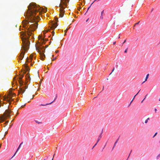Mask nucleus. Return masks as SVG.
I'll list each match as a JSON object with an SVG mask.
<instances>
[{"label": "nucleus", "mask_w": 160, "mask_h": 160, "mask_svg": "<svg viewBox=\"0 0 160 160\" xmlns=\"http://www.w3.org/2000/svg\"><path fill=\"white\" fill-rule=\"evenodd\" d=\"M28 10L27 11L26 15L28 20H26L24 22L23 26L26 28V25L29 23L35 22L29 26V28H27V33L25 34V38L22 40L23 47L25 51H26L29 48L30 42L29 39L30 36L32 34V32L35 30L38 27V24L36 22L38 18H39L38 15L35 16L36 13L39 12V7L37 6L36 4L34 3H31L28 7Z\"/></svg>", "instance_id": "1"}, {"label": "nucleus", "mask_w": 160, "mask_h": 160, "mask_svg": "<svg viewBox=\"0 0 160 160\" xmlns=\"http://www.w3.org/2000/svg\"><path fill=\"white\" fill-rule=\"evenodd\" d=\"M12 112L9 109L6 110L3 115H0V122H2L8 117L10 118Z\"/></svg>", "instance_id": "2"}, {"label": "nucleus", "mask_w": 160, "mask_h": 160, "mask_svg": "<svg viewBox=\"0 0 160 160\" xmlns=\"http://www.w3.org/2000/svg\"><path fill=\"white\" fill-rule=\"evenodd\" d=\"M36 49L39 52L40 55H43L45 57V55L44 54V52H45V49L44 48V46H40L39 47H36Z\"/></svg>", "instance_id": "3"}, {"label": "nucleus", "mask_w": 160, "mask_h": 160, "mask_svg": "<svg viewBox=\"0 0 160 160\" xmlns=\"http://www.w3.org/2000/svg\"><path fill=\"white\" fill-rule=\"evenodd\" d=\"M13 97V95L12 94H10L7 97H3V100H6L7 102H8L9 103H10V102H11V101L13 100V99L12 98Z\"/></svg>", "instance_id": "4"}, {"label": "nucleus", "mask_w": 160, "mask_h": 160, "mask_svg": "<svg viewBox=\"0 0 160 160\" xmlns=\"http://www.w3.org/2000/svg\"><path fill=\"white\" fill-rule=\"evenodd\" d=\"M61 3L59 4V7H60V8L64 9V7L63 5H64L65 6H67V2H66V1H63V0H61Z\"/></svg>", "instance_id": "5"}, {"label": "nucleus", "mask_w": 160, "mask_h": 160, "mask_svg": "<svg viewBox=\"0 0 160 160\" xmlns=\"http://www.w3.org/2000/svg\"><path fill=\"white\" fill-rule=\"evenodd\" d=\"M64 9L60 8V13L59 16L60 17H62L64 15Z\"/></svg>", "instance_id": "6"}, {"label": "nucleus", "mask_w": 160, "mask_h": 160, "mask_svg": "<svg viewBox=\"0 0 160 160\" xmlns=\"http://www.w3.org/2000/svg\"><path fill=\"white\" fill-rule=\"evenodd\" d=\"M28 88V86H26L24 87H23L22 88H20V91L22 93H23L25 91V89Z\"/></svg>", "instance_id": "7"}, {"label": "nucleus", "mask_w": 160, "mask_h": 160, "mask_svg": "<svg viewBox=\"0 0 160 160\" xmlns=\"http://www.w3.org/2000/svg\"><path fill=\"white\" fill-rule=\"evenodd\" d=\"M57 26V23H53L51 28L52 29H54L55 28H56Z\"/></svg>", "instance_id": "8"}, {"label": "nucleus", "mask_w": 160, "mask_h": 160, "mask_svg": "<svg viewBox=\"0 0 160 160\" xmlns=\"http://www.w3.org/2000/svg\"><path fill=\"white\" fill-rule=\"evenodd\" d=\"M24 52H22L21 53L19 59L21 60L23 58L24 55Z\"/></svg>", "instance_id": "9"}, {"label": "nucleus", "mask_w": 160, "mask_h": 160, "mask_svg": "<svg viewBox=\"0 0 160 160\" xmlns=\"http://www.w3.org/2000/svg\"><path fill=\"white\" fill-rule=\"evenodd\" d=\"M22 143H23V142H21V143L20 144L19 146V147H18V149H17V151H16V152H15V153H14V155H13V156L12 157V158H13V157H14V156L15 155V154H16V153L17 152V151H18V150L19 149V148H20V147H21V145L22 144Z\"/></svg>", "instance_id": "10"}, {"label": "nucleus", "mask_w": 160, "mask_h": 160, "mask_svg": "<svg viewBox=\"0 0 160 160\" xmlns=\"http://www.w3.org/2000/svg\"><path fill=\"white\" fill-rule=\"evenodd\" d=\"M24 66L26 69V70L27 71H29V70H30L27 64H25L24 65Z\"/></svg>", "instance_id": "11"}, {"label": "nucleus", "mask_w": 160, "mask_h": 160, "mask_svg": "<svg viewBox=\"0 0 160 160\" xmlns=\"http://www.w3.org/2000/svg\"><path fill=\"white\" fill-rule=\"evenodd\" d=\"M38 38H39V39H41V40L42 41V43H45V42H44V39L41 36H39Z\"/></svg>", "instance_id": "12"}, {"label": "nucleus", "mask_w": 160, "mask_h": 160, "mask_svg": "<svg viewBox=\"0 0 160 160\" xmlns=\"http://www.w3.org/2000/svg\"><path fill=\"white\" fill-rule=\"evenodd\" d=\"M102 132L101 133H100V135L99 136L98 138V140H97V142H98L100 140V138H101L102 137Z\"/></svg>", "instance_id": "13"}, {"label": "nucleus", "mask_w": 160, "mask_h": 160, "mask_svg": "<svg viewBox=\"0 0 160 160\" xmlns=\"http://www.w3.org/2000/svg\"><path fill=\"white\" fill-rule=\"evenodd\" d=\"M20 86V87L22 86L23 85V82L22 81H19Z\"/></svg>", "instance_id": "14"}, {"label": "nucleus", "mask_w": 160, "mask_h": 160, "mask_svg": "<svg viewBox=\"0 0 160 160\" xmlns=\"http://www.w3.org/2000/svg\"><path fill=\"white\" fill-rule=\"evenodd\" d=\"M149 75V74H147V75H146V78H145V81H144L142 83V84L143 83H144L145 82H146V81H147V79H148V76Z\"/></svg>", "instance_id": "15"}, {"label": "nucleus", "mask_w": 160, "mask_h": 160, "mask_svg": "<svg viewBox=\"0 0 160 160\" xmlns=\"http://www.w3.org/2000/svg\"><path fill=\"white\" fill-rule=\"evenodd\" d=\"M57 97V95H56V98H55L54 99V100H53V101H52V102H51V103H47V104H46V105H49V104H51V103H52L53 102L55 101V100H56V98Z\"/></svg>", "instance_id": "16"}, {"label": "nucleus", "mask_w": 160, "mask_h": 160, "mask_svg": "<svg viewBox=\"0 0 160 160\" xmlns=\"http://www.w3.org/2000/svg\"><path fill=\"white\" fill-rule=\"evenodd\" d=\"M24 75H21L19 77V80L22 81V78L23 77Z\"/></svg>", "instance_id": "17"}, {"label": "nucleus", "mask_w": 160, "mask_h": 160, "mask_svg": "<svg viewBox=\"0 0 160 160\" xmlns=\"http://www.w3.org/2000/svg\"><path fill=\"white\" fill-rule=\"evenodd\" d=\"M118 139H117V140H116V142H115V143H114V146L113 147V148L115 146L116 143H117L118 141Z\"/></svg>", "instance_id": "18"}, {"label": "nucleus", "mask_w": 160, "mask_h": 160, "mask_svg": "<svg viewBox=\"0 0 160 160\" xmlns=\"http://www.w3.org/2000/svg\"><path fill=\"white\" fill-rule=\"evenodd\" d=\"M114 69H115V68H114V67L113 68L112 70V71L111 72L110 74L109 75H110L114 71Z\"/></svg>", "instance_id": "19"}, {"label": "nucleus", "mask_w": 160, "mask_h": 160, "mask_svg": "<svg viewBox=\"0 0 160 160\" xmlns=\"http://www.w3.org/2000/svg\"><path fill=\"white\" fill-rule=\"evenodd\" d=\"M148 94H147L145 96V98H144V99H143L142 100V102H141V103H142V102H143V101L145 99V98H146V96H148Z\"/></svg>", "instance_id": "20"}, {"label": "nucleus", "mask_w": 160, "mask_h": 160, "mask_svg": "<svg viewBox=\"0 0 160 160\" xmlns=\"http://www.w3.org/2000/svg\"><path fill=\"white\" fill-rule=\"evenodd\" d=\"M68 30V29H67L66 30H65V31H64V32H65V34H64V35H66V33L67 32Z\"/></svg>", "instance_id": "21"}, {"label": "nucleus", "mask_w": 160, "mask_h": 160, "mask_svg": "<svg viewBox=\"0 0 160 160\" xmlns=\"http://www.w3.org/2000/svg\"><path fill=\"white\" fill-rule=\"evenodd\" d=\"M140 91V90L138 92V93L132 99L133 100L135 98V97H136V96L138 94V93H139V92Z\"/></svg>", "instance_id": "22"}, {"label": "nucleus", "mask_w": 160, "mask_h": 160, "mask_svg": "<svg viewBox=\"0 0 160 160\" xmlns=\"http://www.w3.org/2000/svg\"><path fill=\"white\" fill-rule=\"evenodd\" d=\"M139 22H140V21H139V22H137V23H135V24L134 25V27H135L136 25L138 24H139Z\"/></svg>", "instance_id": "23"}, {"label": "nucleus", "mask_w": 160, "mask_h": 160, "mask_svg": "<svg viewBox=\"0 0 160 160\" xmlns=\"http://www.w3.org/2000/svg\"><path fill=\"white\" fill-rule=\"evenodd\" d=\"M128 48H127L125 51H124V52L126 53L128 51Z\"/></svg>", "instance_id": "24"}, {"label": "nucleus", "mask_w": 160, "mask_h": 160, "mask_svg": "<svg viewBox=\"0 0 160 160\" xmlns=\"http://www.w3.org/2000/svg\"><path fill=\"white\" fill-rule=\"evenodd\" d=\"M35 122H36V123H41L40 122H39L38 121H35Z\"/></svg>", "instance_id": "25"}, {"label": "nucleus", "mask_w": 160, "mask_h": 160, "mask_svg": "<svg viewBox=\"0 0 160 160\" xmlns=\"http://www.w3.org/2000/svg\"><path fill=\"white\" fill-rule=\"evenodd\" d=\"M157 134V132H156V133L154 135V136H153V138H154V137H155V136Z\"/></svg>", "instance_id": "26"}, {"label": "nucleus", "mask_w": 160, "mask_h": 160, "mask_svg": "<svg viewBox=\"0 0 160 160\" xmlns=\"http://www.w3.org/2000/svg\"><path fill=\"white\" fill-rule=\"evenodd\" d=\"M98 142H97V143L95 144V145H94V146L92 148V149L94 148V147L98 143Z\"/></svg>", "instance_id": "27"}, {"label": "nucleus", "mask_w": 160, "mask_h": 160, "mask_svg": "<svg viewBox=\"0 0 160 160\" xmlns=\"http://www.w3.org/2000/svg\"><path fill=\"white\" fill-rule=\"evenodd\" d=\"M160 157V154L159 155H158L157 156V158H159Z\"/></svg>", "instance_id": "28"}, {"label": "nucleus", "mask_w": 160, "mask_h": 160, "mask_svg": "<svg viewBox=\"0 0 160 160\" xmlns=\"http://www.w3.org/2000/svg\"><path fill=\"white\" fill-rule=\"evenodd\" d=\"M148 121L147 120H146L145 122V123H147L148 122Z\"/></svg>", "instance_id": "29"}, {"label": "nucleus", "mask_w": 160, "mask_h": 160, "mask_svg": "<svg viewBox=\"0 0 160 160\" xmlns=\"http://www.w3.org/2000/svg\"><path fill=\"white\" fill-rule=\"evenodd\" d=\"M100 18H102H102H103V16H102V15H101V16L100 17Z\"/></svg>", "instance_id": "30"}, {"label": "nucleus", "mask_w": 160, "mask_h": 160, "mask_svg": "<svg viewBox=\"0 0 160 160\" xmlns=\"http://www.w3.org/2000/svg\"><path fill=\"white\" fill-rule=\"evenodd\" d=\"M103 11H102V12H101V15H102V14L103 13Z\"/></svg>", "instance_id": "31"}, {"label": "nucleus", "mask_w": 160, "mask_h": 160, "mask_svg": "<svg viewBox=\"0 0 160 160\" xmlns=\"http://www.w3.org/2000/svg\"><path fill=\"white\" fill-rule=\"evenodd\" d=\"M90 8V7H89L88 8V9H87V12H88V10H89V8Z\"/></svg>", "instance_id": "32"}, {"label": "nucleus", "mask_w": 160, "mask_h": 160, "mask_svg": "<svg viewBox=\"0 0 160 160\" xmlns=\"http://www.w3.org/2000/svg\"><path fill=\"white\" fill-rule=\"evenodd\" d=\"M116 42H113V45H115V44H116Z\"/></svg>", "instance_id": "33"}, {"label": "nucleus", "mask_w": 160, "mask_h": 160, "mask_svg": "<svg viewBox=\"0 0 160 160\" xmlns=\"http://www.w3.org/2000/svg\"><path fill=\"white\" fill-rule=\"evenodd\" d=\"M35 95H33V96H32V98H31V99H32L33 98H34V97Z\"/></svg>", "instance_id": "34"}, {"label": "nucleus", "mask_w": 160, "mask_h": 160, "mask_svg": "<svg viewBox=\"0 0 160 160\" xmlns=\"http://www.w3.org/2000/svg\"><path fill=\"white\" fill-rule=\"evenodd\" d=\"M58 52H59V51L58 50H57V51H56V53H57Z\"/></svg>", "instance_id": "35"}, {"label": "nucleus", "mask_w": 160, "mask_h": 160, "mask_svg": "<svg viewBox=\"0 0 160 160\" xmlns=\"http://www.w3.org/2000/svg\"><path fill=\"white\" fill-rule=\"evenodd\" d=\"M56 58H53V59L52 60V61H54V60H55Z\"/></svg>", "instance_id": "36"}, {"label": "nucleus", "mask_w": 160, "mask_h": 160, "mask_svg": "<svg viewBox=\"0 0 160 160\" xmlns=\"http://www.w3.org/2000/svg\"><path fill=\"white\" fill-rule=\"evenodd\" d=\"M94 2H92V4H91V5H90V6L89 7H91V5H92V4Z\"/></svg>", "instance_id": "37"}, {"label": "nucleus", "mask_w": 160, "mask_h": 160, "mask_svg": "<svg viewBox=\"0 0 160 160\" xmlns=\"http://www.w3.org/2000/svg\"><path fill=\"white\" fill-rule=\"evenodd\" d=\"M157 111V109L156 108H155V112H156Z\"/></svg>", "instance_id": "38"}, {"label": "nucleus", "mask_w": 160, "mask_h": 160, "mask_svg": "<svg viewBox=\"0 0 160 160\" xmlns=\"http://www.w3.org/2000/svg\"><path fill=\"white\" fill-rule=\"evenodd\" d=\"M54 155H55V154H54V155H53V158H52V160H53V158H54Z\"/></svg>", "instance_id": "39"}, {"label": "nucleus", "mask_w": 160, "mask_h": 160, "mask_svg": "<svg viewBox=\"0 0 160 160\" xmlns=\"http://www.w3.org/2000/svg\"><path fill=\"white\" fill-rule=\"evenodd\" d=\"M133 101V100H132L131 101V102H130V104H131V103L132 102V101Z\"/></svg>", "instance_id": "40"}, {"label": "nucleus", "mask_w": 160, "mask_h": 160, "mask_svg": "<svg viewBox=\"0 0 160 160\" xmlns=\"http://www.w3.org/2000/svg\"><path fill=\"white\" fill-rule=\"evenodd\" d=\"M126 40H125L124 41L123 43H125V42H126Z\"/></svg>", "instance_id": "41"}, {"label": "nucleus", "mask_w": 160, "mask_h": 160, "mask_svg": "<svg viewBox=\"0 0 160 160\" xmlns=\"http://www.w3.org/2000/svg\"><path fill=\"white\" fill-rule=\"evenodd\" d=\"M149 118H148L147 119V120L148 121V120H149Z\"/></svg>", "instance_id": "42"}, {"label": "nucleus", "mask_w": 160, "mask_h": 160, "mask_svg": "<svg viewBox=\"0 0 160 160\" xmlns=\"http://www.w3.org/2000/svg\"><path fill=\"white\" fill-rule=\"evenodd\" d=\"M52 34L53 35V33L54 34V31H52Z\"/></svg>", "instance_id": "43"}, {"label": "nucleus", "mask_w": 160, "mask_h": 160, "mask_svg": "<svg viewBox=\"0 0 160 160\" xmlns=\"http://www.w3.org/2000/svg\"><path fill=\"white\" fill-rule=\"evenodd\" d=\"M96 90V89H94V88H93V90H94V91H95V90Z\"/></svg>", "instance_id": "44"}, {"label": "nucleus", "mask_w": 160, "mask_h": 160, "mask_svg": "<svg viewBox=\"0 0 160 160\" xmlns=\"http://www.w3.org/2000/svg\"><path fill=\"white\" fill-rule=\"evenodd\" d=\"M63 1H67V0H63Z\"/></svg>", "instance_id": "45"}, {"label": "nucleus", "mask_w": 160, "mask_h": 160, "mask_svg": "<svg viewBox=\"0 0 160 160\" xmlns=\"http://www.w3.org/2000/svg\"><path fill=\"white\" fill-rule=\"evenodd\" d=\"M120 38V36H119V37H118V38Z\"/></svg>", "instance_id": "46"}, {"label": "nucleus", "mask_w": 160, "mask_h": 160, "mask_svg": "<svg viewBox=\"0 0 160 160\" xmlns=\"http://www.w3.org/2000/svg\"><path fill=\"white\" fill-rule=\"evenodd\" d=\"M130 154H129V156H128V158H129V156L130 155Z\"/></svg>", "instance_id": "47"}, {"label": "nucleus", "mask_w": 160, "mask_h": 160, "mask_svg": "<svg viewBox=\"0 0 160 160\" xmlns=\"http://www.w3.org/2000/svg\"><path fill=\"white\" fill-rule=\"evenodd\" d=\"M23 107H24L23 106H22L21 107L23 108Z\"/></svg>", "instance_id": "48"}, {"label": "nucleus", "mask_w": 160, "mask_h": 160, "mask_svg": "<svg viewBox=\"0 0 160 160\" xmlns=\"http://www.w3.org/2000/svg\"><path fill=\"white\" fill-rule=\"evenodd\" d=\"M58 18H56V20H58Z\"/></svg>", "instance_id": "49"}, {"label": "nucleus", "mask_w": 160, "mask_h": 160, "mask_svg": "<svg viewBox=\"0 0 160 160\" xmlns=\"http://www.w3.org/2000/svg\"><path fill=\"white\" fill-rule=\"evenodd\" d=\"M88 19L86 20V22H87V21H88Z\"/></svg>", "instance_id": "50"}, {"label": "nucleus", "mask_w": 160, "mask_h": 160, "mask_svg": "<svg viewBox=\"0 0 160 160\" xmlns=\"http://www.w3.org/2000/svg\"><path fill=\"white\" fill-rule=\"evenodd\" d=\"M8 122V121H7V122H5V123H7Z\"/></svg>", "instance_id": "51"}, {"label": "nucleus", "mask_w": 160, "mask_h": 160, "mask_svg": "<svg viewBox=\"0 0 160 160\" xmlns=\"http://www.w3.org/2000/svg\"><path fill=\"white\" fill-rule=\"evenodd\" d=\"M159 101H160V98H159Z\"/></svg>", "instance_id": "52"}, {"label": "nucleus", "mask_w": 160, "mask_h": 160, "mask_svg": "<svg viewBox=\"0 0 160 160\" xmlns=\"http://www.w3.org/2000/svg\"><path fill=\"white\" fill-rule=\"evenodd\" d=\"M74 20H75L73 19V22H74Z\"/></svg>", "instance_id": "53"}, {"label": "nucleus", "mask_w": 160, "mask_h": 160, "mask_svg": "<svg viewBox=\"0 0 160 160\" xmlns=\"http://www.w3.org/2000/svg\"><path fill=\"white\" fill-rule=\"evenodd\" d=\"M45 41H46V40H45V41L44 40V42L45 43Z\"/></svg>", "instance_id": "54"}, {"label": "nucleus", "mask_w": 160, "mask_h": 160, "mask_svg": "<svg viewBox=\"0 0 160 160\" xmlns=\"http://www.w3.org/2000/svg\"><path fill=\"white\" fill-rule=\"evenodd\" d=\"M96 0H95L94 1V2Z\"/></svg>", "instance_id": "55"}, {"label": "nucleus", "mask_w": 160, "mask_h": 160, "mask_svg": "<svg viewBox=\"0 0 160 160\" xmlns=\"http://www.w3.org/2000/svg\"><path fill=\"white\" fill-rule=\"evenodd\" d=\"M69 0H68V2H69Z\"/></svg>", "instance_id": "56"}, {"label": "nucleus", "mask_w": 160, "mask_h": 160, "mask_svg": "<svg viewBox=\"0 0 160 160\" xmlns=\"http://www.w3.org/2000/svg\"><path fill=\"white\" fill-rule=\"evenodd\" d=\"M159 142H160V141H159Z\"/></svg>", "instance_id": "57"}, {"label": "nucleus", "mask_w": 160, "mask_h": 160, "mask_svg": "<svg viewBox=\"0 0 160 160\" xmlns=\"http://www.w3.org/2000/svg\"><path fill=\"white\" fill-rule=\"evenodd\" d=\"M127 160H128V159H127Z\"/></svg>", "instance_id": "58"}]
</instances>
